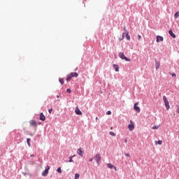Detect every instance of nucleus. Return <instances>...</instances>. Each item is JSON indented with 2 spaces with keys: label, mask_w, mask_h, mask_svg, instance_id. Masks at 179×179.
<instances>
[{
  "label": "nucleus",
  "mask_w": 179,
  "mask_h": 179,
  "mask_svg": "<svg viewBox=\"0 0 179 179\" xmlns=\"http://www.w3.org/2000/svg\"><path fill=\"white\" fill-rule=\"evenodd\" d=\"M119 57L121 58V59H124L127 62H131V59L125 57V55L124 54V52H120L119 53Z\"/></svg>",
  "instance_id": "f257e3e1"
},
{
  "label": "nucleus",
  "mask_w": 179,
  "mask_h": 179,
  "mask_svg": "<svg viewBox=\"0 0 179 179\" xmlns=\"http://www.w3.org/2000/svg\"><path fill=\"white\" fill-rule=\"evenodd\" d=\"M164 103L165 105V107L166 108L167 110H170V104L169 103V101L167 100V97L164 96L163 97Z\"/></svg>",
  "instance_id": "f03ea898"
},
{
  "label": "nucleus",
  "mask_w": 179,
  "mask_h": 179,
  "mask_svg": "<svg viewBox=\"0 0 179 179\" xmlns=\"http://www.w3.org/2000/svg\"><path fill=\"white\" fill-rule=\"evenodd\" d=\"M50 171V166H46L45 170L42 172L43 177H46L48 175V171Z\"/></svg>",
  "instance_id": "7ed1b4c3"
},
{
  "label": "nucleus",
  "mask_w": 179,
  "mask_h": 179,
  "mask_svg": "<svg viewBox=\"0 0 179 179\" xmlns=\"http://www.w3.org/2000/svg\"><path fill=\"white\" fill-rule=\"evenodd\" d=\"M94 158H95V160H96L97 164H99L100 162L101 161V155L98 153V154L95 155Z\"/></svg>",
  "instance_id": "20e7f679"
},
{
  "label": "nucleus",
  "mask_w": 179,
  "mask_h": 179,
  "mask_svg": "<svg viewBox=\"0 0 179 179\" xmlns=\"http://www.w3.org/2000/svg\"><path fill=\"white\" fill-rule=\"evenodd\" d=\"M126 34V38L127 40H131V36H129V33L128 31H127L126 33H123L122 34V38L120 39V41H121L122 40H124V36H125Z\"/></svg>",
  "instance_id": "39448f33"
},
{
  "label": "nucleus",
  "mask_w": 179,
  "mask_h": 179,
  "mask_svg": "<svg viewBox=\"0 0 179 179\" xmlns=\"http://www.w3.org/2000/svg\"><path fill=\"white\" fill-rule=\"evenodd\" d=\"M128 129L129 131H134L135 129V124L132 122V120L130 121V124L128 125Z\"/></svg>",
  "instance_id": "423d86ee"
},
{
  "label": "nucleus",
  "mask_w": 179,
  "mask_h": 179,
  "mask_svg": "<svg viewBox=\"0 0 179 179\" xmlns=\"http://www.w3.org/2000/svg\"><path fill=\"white\" fill-rule=\"evenodd\" d=\"M139 104V103H134V109L135 110V111H136L137 113H141V108H139V106H138V105Z\"/></svg>",
  "instance_id": "0eeeda50"
},
{
  "label": "nucleus",
  "mask_w": 179,
  "mask_h": 179,
  "mask_svg": "<svg viewBox=\"0 0 179 179\" xmlns=\"http://www.w3.org/2000/svg\"><path fill=\"white\" fill-rule=\"evenodd\" d=\"M29 124L31 127H34L35 129L37 128V122L35 120H30Z\"/></svg>",
  "instance_id": "6e6552de"
},
{
  "label": "nucleus",
  "mask_w": 179,
  "mask_h": 179,
  "mask_svg": "<svg viewBox=\"0 0 179 179\" xmlns=\"http://www.w3.org/2000/svg\"><path fill=\"white\" fill-rule=\"evenodd\" d=\"M75 113L77 115H82V111H80V109H79V107H76L75 110Z\"/></svg>",
  "instance_id": "1a4fd4ad"
},
{
  "label": "nucleus",
  "mask_w": 179,
  "mask_h": 179,
  "mask_svg": "<svg viewBox=\"0 0 179 179\" xmlns=\"http://www.w3.org/2000/svg\"><path fill=\"white\" fill-rule=\"evenodd\" d=\"M77 153L78 155H79V156H81V157H83V151L82 148H78L77 150Z\"/></svg>",
  "instance_id": "9d476101"
},
{
  "label": "nucleus",
  "mask_w": 179,
  "mask_h": 179,
  "mask_svg": "<svg viewBox=\"0 0 179 179\" xmlns=\"http://www.w3.org/2000/svg\"><path fill=\"white\" fill-rule=\"evenodd\" d=\"M39 120L41 121H44L45 120V116L44 115V113H41L40 116H39Z\"/></svg>",
  "instance_id": "9b49d317"
},
{
  "label": "nucleus",
  "mask_w": 179,
  "mask_h": 179,
  "mask_svg": "<svg viewBox=\"0 0 179 179\" xmlns=\"http://www.w3.org/2000/svg\"><path fill=\"white\" fill-rule=\"evenodd\" d=\"M163 36H157V43H160V41H163Z\"/></svg>",
  "instance_id": "f8f14e48"
},
{
  "label": "nucleus",
  "mask_w": 179,
  "mask_h": 179,
  "mask_svg": "<svg viewBox=\"0 0 179 179\" xmlns=\"http://www.w3.org/2000/svg\"><path fill=\"white\" fill-rule=\"evenodd\" d=\"M70 76H71V78H78L79 74L78 73H71Z\"/></svg>",
  "instance_id": "ddd939ff"
},
{
  "label": "nucleus",
  "mask_w": 179,
  "mask_h": 179,
  "mask_svg": "<svg viewBox=\"0 0 179 179\" xmlns=\"http://www.w3.org/2000/svg\"><path fill=\"white\" fill-rule=\"evenodd\" d=\"M113 68L116 72L120 71V66L117 64H113Z\"/></svg>",
  "instance_id": "4468645a"
},
{
  "label": "nucleus",
  "mask_w": 179,
  "mask_h": 179,
  "mask_svg": "<svg viewBox=\"0 0 179 179\" xmlns=\"http://www.w3.org/2000/svg\"><path fill=\"white\" fill-rule=\"evenodd\" d=\"M169 34L173 37V38H176V34L173 33V30H169Z\"/></svg>",
  "instance_id": "2eb2a0df"
},
{
  "label": "nucleus",
  "mask_w": 179,
  "mask_h": 179,
  "mask_svg": "<svg viewBox=\"0 0 179 179\" xmlns=\"http://www.w3.org/2000/svg\"><path fill=\"white\" fill-rule=\"evenodd\" d=\"M162 143H163V141H162V140L155 141V145H162Z\"/></svg>",
  "instance_id": "dca6fc26"
},
{
  "label": "nucleus",
  "mask_w": 179,
  "mask_h": 179,
  "mask_svg": "<svg viewBox=\"0 0 179 179\" xmlns=\"http://www.w3.org/2000/svg\"><path fill=\"white\" fill-rule=\"evenodd\" d=\"M31 141V139H30V138L27 139V143L28 146H29V147L31 146V144H30Z\"/></svg>",
  "instance_id": "f3484780"
},
{
  "label": "nucleus",
  "mask_w": 179,
  "mask_h": 179,
  "mask_svg": "<svg viewBox=\"0 0 179 179\" xmlns=\"http://www.w3.org/2000/svg\"><path fill=\"white\" fill-rule=\"evenodd\" d=\"M175 19H178L179 17V11L176 12L174 15Z\"/></svg>",
  "instance_id": "a211bd4d"
},
{
  "label": "nucleus",
  "mask_w": 179,
  "mask_h": 179,
  "mask_svg": "<svg viewBox=\"0 0 179 179\" xmlns=\"http://www.w3.org/2000/svg\"><path fill=\"white\" fill-rule=\"evenodd\" d=\"M155 68H156V69H159V68H160V63L159 62H156Z\"/></svg>",
  "instance_id": "6ab92c4d"
},
{
  "label": "nucleus",
  "mask_w": 179,
  "mask_h": 179,
  "mask_svg": "<svg viewBox=\"0 0 179 179\" xmlns=\"http://www.w3.org/2000/svg\"><path fill=\"white\" fill-rule=\"evenodd\" d=\"M107 167L108 169H114V165L111 164H107Z\"/></svg>",
  "instance_id": "aec40b11"
},
{
  "label": "nucleus",
  "mask_w": 179,
  "mask_h": 179,
  "mask_svg": "<svg viewBox=\"0 0 179 179\" xmlns=\"http://www.w3.org/2000/svg\"><path fill=\"white\" fill-rule=\"evenodd\" d=\"M72 79V77L70 76V74L66 78V82H69Z\"/></svg>",
  "instance_id": "412c9836"
},
{
  "label": "nucleus",
  "mask_w": 179,
  "mask_h": 179,
  "mask_svg": "<svg viewBox=\"0 0 179 179\" xmlns=\"http://www.w3.org/2000/svg\"><path fill=\"white\" fill-rule=\"evenodd\" d=\"M57 173H59V174H61L62 173V170L61 169V167H59L57 169Z\"/></svg>",
  "instance_id": "4be33fe9"
},
{
  "label": "nucleus",
  "mask_w": 179,
  "mask_h": 179,
  "mask_svg": "<svg viewBox=\"0 0 179 179\" xmlns=\"http://www.w3.org/2000/svg\"><path fill=\"white\" fill-rule=\"evenodd\" d=\"M59 82L61 83V85L64 84V78H59Z\"/></svg>",
  "instance_id": "5701e85b"
},
{
  "label": "nucleus",
  "mask_w": 179,
  "mask_h": 179,
  "mask_svg": "<svg viewBox=\"0 0 179 179\" xmlns=\"http://www.w3.org/2000/svg\"><path fill=\"white\" fill-rule=\"evenodd\" d=\"M72 157H75V155H73V157H69V163H73V159H72Z\"/></svg>",
  "instance_id": "b1692460"
},
{
  "label": "nucleus",
  "mask_w": 179,
  "mask_h": 179,
  "mask_svg": "<svg viewBox=\"0 0 179 179\" xmlns=\"http://www.w3.org/2000/svg\"><path fill=\"white\" fill-rule=\"evenodd\" d=\"M110 135H111V136H115V133H114V131H110Z\"/></svg>",
  "instance_id": "393cba45"
},
{
  "label": "nucleus",
  "mask_w": 179,
  "mask_h": 179,
  "mask_svg": "<svg viewBox=\"0 0 179 179\" xmlns=\"http://www.w3.org/2000/svg\"><path fill=\"white\" fill-rule=\"evenodd\" d=\"M159 126L155 125V126L152 127V129H159Z\"/></svg>",
  "instance_id": "a878e982"
},
{
  "label": "nucleus",
  "mask_w": 179,
  "mask_h": 179,
  "mask_svg": "<svg viewBox=\"0 0 179 179\" xmlns=\"http://www.w3.org/2000/svg\"><path fill=\"white\" fill-rule=\"evenodd\" d=\"M79 177H80L79 173H76V175H75V179H78V178H79Z\"/></svg>",
  "instance_id": "bb28decb"
},
{
  "label": "nucleus",
  "mask_w": 179,
  "mask_h": 179,
  "mask_svg": "<svg viewBox=\"0 0 179 179\" xmlns=\"http://www.w3.org/2000/svg\"><path fill=\"white\" fill-rule=\"evenodd\" d=\"M124 155L127 156V157H131V155L129 153H125Z\"/></svg>",
  "instance_id": "cd10ccee"
},
{
  "label": "nucleus",
  "mask_w": 179,
  "mask_h": 179,
  "mask_svg": "<svg viewBox=\"0 0 179 179\" xmlns=\"http://www.w3.org/2000/svg\"><path fill=\"white\" fill-rule=\"evenodd\" d=\"M66 92L67 93H72V90H71V89H67Z\"/></svg>",
  "instance_id": "c85d7f7f"
},
{
  "label": "nucleus",
  "mask_w": 179,
  "mask_h": 179,
  "mask_svg": "<svg viewBox=\"0 0 179 179\" xmlns=\"http://www.w3.org/2000/svg\"><path fill=\"white\" fill-rule=\"evenodd\" d=\"M107 115H111V111L108 110L107 113H106Z\"/></svg>",
  "instance_id": "c756f323"
},
{
  "label": "nucleus",
  "mask_w": 179,
  "mask_h": 179,
  "mask_svg": "<svg viewBox=\"0 0 179 179\" xmlns=\"http://www.w3.org/2000/svg\"><path fill=\"white\" fill-rule=\"evenodd\" d=\"M48 112H49L50 114H51L52 113V108L49 109Z\"/></svg>",
  "instance_id": "7c9ffc66"
},
{
  "label": "nucleus",
  "mask_w": 179,
  "mask_h": 179,
  "mask_svg": "<svg viewBox=\"0 0 179 179\" xmlns=\"http://www.w3.org/2000/svg\"><path fill=\"white\" fill-rule=\"evenodd\" d=\"M172 76H173V78H176V73H173V74H172Z\"/></svg>",
  "instance_id": "2f4dec72"
},
{
  "label": "nucleus",
  "mask_w": 179,
  "mask_h": 179,
  "mask_svg": "<svg viewBox=\"0 0 179 179\" xmlns=\"http://www.w3.org/2000/svg\"><path fill=\"white\" fill-rule=\"evenodd\" d=\"M177 113H178V114H179V106H178V108H177Z\"/></svg>",
  "instance_id": "473e14b6"
},
{
  "label": "nucleus",
  "mask_w": 179,
  "mask_h": 179,
  "mask_svg": "<svg viewBox=\"0 0 179 179\" xmlns=\"http://www.w3.org/2000/svg\"><path fill=\"white\" fill-rule=\"evenodd\" d=\"M124 31H126V33H127V31H127V28L125 27H124Z\"/></svg>",
  "instance_id": "72a5a7b5"
},
{
  "label": "nucleus",
  "mask_w": 179,
  "mask_h": 179,
  "mask_svg": "<svg viewBox=\"0 0 179 179\" xmlns=\"http://www.w3.org/2000/svg\"><path fill=\"white\" fill-rule=\"evenodd\" d=\"M138 40H139L140 38H141V35H138Z\"/></svg>",
  "instance_id": "f704fd0d"
},
{
  "label": "nucleus",
  "mask_w": 179,
  "mask_h": 179,
  "mask_svg": "<svg viewBox=\"0 0 179 179\" xmlns=\"http://www.w3.org/2000/svg\"><path fill=\"white\" fill-rule=\"evenodd\" d=\"M89 162H93V158L90 159Z\"/></svg>",
  "instance_id": "c9c22d12"
},
{
  "label": "nucleus",
  "mask_w": 179,
  "mask_h": 179,
  "mask_svg": "<svg viewBox=\"0 0 179 179\" xmlns=\"http://www.w3.org/2000/svg\"><path fill=\"white\" fill-rule=\"evenodd\" d=\"M113 169H115V171H117V167L114 166Z\"/></svg>",
  "instance_id": "e433bc0d"
},
{
  "label": "nucleus",
  "mask_w": 179,
  "mask_h": 179,
  "mask_svg": "<svg viewBox=\"0 0 179 179\" xmlns=\"http://www.w3.org/2000/svg\"><path fill=\"white\" fill-rule=\"evenodd\" d=\"M34 155H31V157H33Z\"/></svg>",
  "instance_id": "4c0bfd02"
},
{
  "label": "nucleus",
  "mask_w": 179,
  "mask_h": 179,
  "mask_svg": "<svg viewBox=\"0 0 179 179\" xmlns=\"http://www.w3.org/2000/svg\"><path fill=\"white\" fill-rule=\"evenodd\" d=\"M59 96H57V99H59Z\"/></svg>",
  "instance_id": "58836bf2"
},
{
  "label": "nucleus",
  "mask_w": 179,
  "mask_h": 179,
  "mask_svg": "<svg viewBox=\"0 0 179 179\" xmlns=\"http://www.w3.org/2000/svg\"><path fill=\"white\" fill-rule=\"evenodd\" d=\"M96 120H98V117H96Z\"/></svg>",
  "instance_id": "ea45409f"
},
{
  "label": "nucleus",
  "mask_w": 179,
  "mask_h": 179,
  "mask_svg": "<svg viewBox=\"0 0 179 179\" xmlns=\"http://www.w3.org/2000/svg\"><path fill=\"white\" fill-rule=\"evenodd\" d=\"M125 142L127 143V140H125Z\"/></svg>",
  "instance_id": "a19ab883"
}]
</instances>
